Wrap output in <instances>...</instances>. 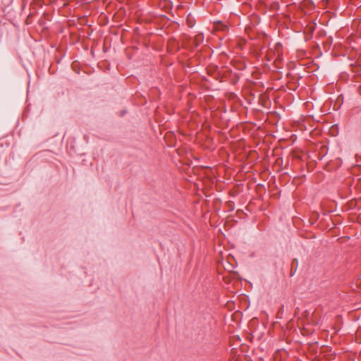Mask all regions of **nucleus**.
Listing matches in <instances>:
<instances>
[{"mask_svg": "<svg viewBox=\"0 0 361 361\" xmlns=\"http://www.w3.org/2000/svg\"><path fill=\"white\" fill-rule=\"evenodd\" d=\"M203 37L202 35H199L196 36V40L198 42L202 41Z\"/></svg>", "mask_w": 361, "mask_h": 361, "instance_id": "obj_1", "label": "nucleus"}, {"mask_svg": "<svg viewBox=\"0 0 361 361\" xmlns=\"http://www.w3.org/2000/svg\"><path fill=\"white\" fill-rule=\"evenodd\" d=\"M308 314H309V312H308V311H305V312H304V316H305V317H307Z\"/></svg>", "mask_w": 361, "mask_h": 361, "instance_id": "obj_2", "label": "nucleus"}]
</instances>
